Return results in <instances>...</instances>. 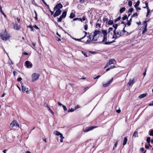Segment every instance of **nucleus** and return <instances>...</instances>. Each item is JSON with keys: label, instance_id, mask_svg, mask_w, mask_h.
Instances as JSON below:
<instances>
[{"label": "nucleus", "instance_id": "cd10ccee", "mask_svg": "<svg viewBox=\"0 0 153 153\" xmlns=\"http://www.w3.org/2000/svg\"><path fill=\"white\" fill-rule=\"evenodd\" d=\"M113 23V21L111 20H109L108 22V24L109 25H111Z\"/></svg>", "mask_w": 153, "mask_h": 153}, {"label": "nucleus", "instance_id": "c9c22d12", "mask_svg": "<svg viewBox=\"0 0 153 153\" xmlns=\"http://www.w3.org/2000/svg\"><path fill=\"white\" fill-rule=\"evenodd\" d=\"M0 12H1V13L4 16H5V14H4V12L2 11L1 7H0Z\"/></svg>", "mask_w": 153, "mask_h": 153}, {"label": "nucleus", "instance_id": "a211bd4d", "mask_svg": "<svg viewBox=\"0 0 153 153\" xmlns=\"http://www.w3.org/2000/svg\"><path fill=\"white\" fill-rule=\"evenodd\" d=\"M127 141V137H125L124 138V139L123 140V146H125V145L126 144Z\"/></svg>", "mask_w": 153, "mask_h": 153}, {"label": "nucleus", "instance_id": "3c124183", "mask_svg": "<svg viewBox=\"0 0 153 153\" xmlns=\"http://www.w3.org/2000/svg\"><path fill=\"white\" fill-rule=\"evenodd\" d=\"M73 39L76 41H80L82 39H81V38L79 39H76V38H73Z\"/></svg>", "mask_w": 153, "mask_h": 153}, {"label": "nucleus", "instance_id": "a878e982", "mask_svg": "<svg viewBox=\"0 0 153 153\" xmlns=\"http://www.w3.org/2000/svg\"><path fill=\"white\" fill-rule=\"evenodd\" d=\"M76 20H78V21H81L82 22V19L80 18H76L74 19L73 20L74 21H76Z\"/></svg>", "mask_w": 153, "mask_h": 153}, {"label": "nucleus", "instance_id": "72a5a7b5", "mask_svg": "<svg viewBox=\"0 0 153 153\" xmlns=\"http://www.w3.org/2000/svg\"><path fill=\"white\" fill-rule=\"evenodd\" d=\"M150 10L149 9V8H147V13L146 16H147L150 13Z\"/></svg>", "mask_w": 153, "mask_h": 153}, {"label": "nucleus", "instance_id": "5701e85b", "mask_svg": "<svg viewBox=\"0 0 153 153\" xmlns=\"http://www.w3.org/2000/svg\"><path fill=\"white\" fill-rule=\"evenodd\" d=\"M125 8L124 7H123L122 8H121L120 10V13H123L124 11L125 10Z\"/></svg>", "mask_w": 153, "mask_h": 153}, {"label": "nucleus", "instance_id": "2f4dec72", "mask_svg": "<svg viewBox=\"0 0 153 153\" xmlns=\"http://www.w3.org/2000/svg\"><path fill=\"white\" fill-rule=\"evenodd\" d=\"M138 14L137 13H135L131 16V18L134 17H137L138 16Z\"/></svg>", "mask_w": 153, "mask_h": 153}, {"label": "nucleus", "instance_id": "7c9ffc66", "mask_svg": "<svg viewBox=\"0 0 153 153\" xmlns=\"http://www.w3.org/2000/svg\"><path fill=\"white\" fill-rule=\"evenodd\" d=\"M75 110V109H74V108H71V109H69L68 110V112H73Z\"/></svg>", "mask_w": 153, "mask_h": 153}, {"label": "nucleus", "instance_id": "c85d7f7f", "mask_svg": "<svg viewBox=\"0 0 153 153\" xmlns=\"http://www.w3.org/2000/svg\"><path fill=\"white\" fill-rule=\"evenodd\" d=\"M117 26L118 25L117 24H115L113 25V26L114 28L115 29L114 30H116L117 28Z\"/></svg>", "mask_w": 153, "mask_h": 153}, {"label": "nucleus", "instance_id": "c756f323", "mask_svg": "<svg viewBox=\"0 0 153 153\" xmlns=\"http://www.w3.org/2000/svg\"><path fill=\"white\" fill-rule=\"evenodd\" d=\"M120 19H121V17L120 16H119L118 17L117 19H116L114 20V22L115 23H116L117 21L120 20Z\"/></svg>", "mask_w": 153, "mask_h": 153}, {"label": "nucleus", "instance_id": "a18cd8bd", "mask_svg": "<svg viewBox=\"0 0 153 153\" xmlns=\"http://www.w3.org/2000/svg\"><path fill=\"white\" fill-rule=\"evenodd\" d=\"M117 34L118 35H120V36H121V31L120 30L118 31L117 32Z\"/></svg>", "mask_w": 153, "mask_h": 153}, {"label": "nucleus", "instance_id": "69168bd1", "mask_svg": "<svg viewBox=\"0 0 153 153\" xmlns=\"http://www.w3.org/2000/svg\"><path fill=\"white\" fill-rule=\"evenodd\" d=\"M109 65H109L108 64V63H107V64H106V65L104 67V68H106L107 67H108Z\"/></svg>", "mask_w": 153, "mask_h": 153}, {"label": "nucleus", "instance_id": "e2e57ef3", "mask_svg": "<svg viewBox=\"0 0 153 153\" xmlns=\"http://www.w3.org/2000/svg\"><path fill=\"white\" fill-rule=\"evenodd\" d=\"M58 105L59 106H62V103H61L60 102H58Z\"/></svg>", "mask_w": 153, "mask_h": 153}, {"label": "nucleus", "instance_id": "ea45409f", "mask_svg": "<svg viewBox=\"0 0 153 153\" xmlns=\"http://www.w3.org/2000/svg\"><path fill=\"white\" fill-rule=\"evenodd\" d=\"M145 4H146V7H144V8H146L147 9V8H149L148 7V3L147 2H146L145 3Z\"/></svg>", "mask_w": 153, "mask_h": 153}, {"label": "nucleus", "instance_id": "473e14b6", "mask_svg": "<svg viewBox=\"0 0 153 153\" xmlns=\"http://www.w3.org/2000/svg\"><path fill=\"white\" fill-rule=\"evenodd\" d=\"M118 141H117L115 143L114 145V146L113 148V149L114 150V149L115 148H116L117 145Z\"/></svg>", "mask_w": 153, "mask_h": 153}, {"label": "nucleus", "instance_id": "864d4df0", "mask_svg": "<svg viewBox=\"0 0 153 153\" xmlns=\"http://www.w3.org/2000/svg\"><path fill=\"white\" fill-rule=\"evenodd\" d=\"M84 32L85 33V35L83 37H82L81 38V39H84L86 36L87 35V33L86 32H85V31H84Z\"/></svg>", "mask_w": 153, "mask_h": 153}, {"label": "nucleus", "instance_id": "dca6fc26", "mask_svg": "<svg viewBox=\"0 0 153 153\" xmlns=\"http://www.w3.org/2000/svg\"><path fill=\"white\" fill-rule=\"evenodd\" d=\"M46 107L47 108V109L48 110L50 111V112L53 114V115L54 114V113L53 112V111L51 110V109L50 108V107L48 105H47L46 106Z\"/></svg>", "mask_w": 153, "mask_h": 153}, {"label": "nucleus", "instance_id": "f03ea898", "mask_svg": "<svg viewBox=\"0 0 153 153\" xmlns=\"http://www.w3.org/2000/svg\"><path fill=\"white\" fill-rule=\"evenodd\" d=\"M0 36L1 39L4 41L8 40L10 38V34L6 31V30L2 32L0 34Z\"/></svg>", "mask_w": 153, "mask_h": 153}, {"label": "nucleus", "instance_id": "5fc2aeb1", "mask_svg": "<svg viewBox=\"0 0 153 153\" xmlns=\"http://www.w3.org/2000/svg\"><path fill=\"white\" fill-rule=\"evenodd\" d=\"M33 27L36 29H39V28L36 25H34Z\"/></svg>", "mask_w": 153, "mask_h": 153}, {"label": "nucleus", "instance_id": "6e6552de", "mask_svg": "<svg viewBox=\"0 0 153 153\" xmlns=\"http://www.w3.org/2000/svg\"><path fill=\"white\" fill-rule=\"evenodd\" d=\"M25 64L27 68H31L33 66L32 63L30 62L27 61H25Z\"/></svg>", "mask_w": 153, "mask_h": 153}, {"label": "nucleus", "instance_id": "b1692460", "mask_svg": "<svg viewBox=\"0 0 153 153\" xmlns=\"http://www.w3.org/2000/svg\"><path fill=\"white\" fill-rule=\"evenodd\" d=\"M150 140H151V139H150V137H147V138L146 139V141L149 143V146H150L152 147V146H151L150 145V144L149 143L150 142Z\"/></svg>", "mask_w": 153, "mask_h": 153}, {"label": "nucleus", "instance_id": "4c0bfd02", "mask_svg": "<svg viewBox=\"0 0 153 153\" xmlns=\"http://www.w3.org/2000/svg\"><path fill=\"white\" fill-rule=\"evenodd\" d=\"M31 91L30 90H28V89H27L25 91L27 94H29L31 92Z\"/></svg>", "mask_w": 153, "mask_h": 153}, {"label": "nucleus", "instance_id": "ddd939ff", "mask_svg": "<svg viewBox=\"0 0 153 153\" xmlns=\"http://www.w3.org/2000/svg\"><path fill=\"white\" fill-rule=\"evenodd\" d=\"M134 79H133L132 80L130 79L128 82V85L129 86L132 85L134 83Z\"/></svg>", "mask_w": 153, "mask_h": 153}, {"label": "nucleus", "instance_id": "79ce46f5", "mask_svg": "<svg viewBox=\"0 0 153 153\" xmlns=\"http://www.w3.org/2000/svg\"><path fill=\"white\" fill-rule=\"evenodd\" d=\"M88 27L87 24H85L84 25V28L85 30H87L88 29Z\"/></svg>", "mask_w": 153, "mask_h": 153}, {"label": "nucleus", "instance_id": "9d476101", "mask_svg": "<svg viewBox=\"0 0 153 153\" xmlns=\"http://www.w3.org/2000/svg\"><path fill=\"white\" fill-rule=\"evenodd\" d=\"M113 79V78H112L108 82V83L105 84H103V86L104 87H106L108 86L109 85L111 84V83L112 82Z\"/></svg>", "mask_w": 153, "mask_h": 153}, {"label": "nucleus", "instance_id": "6ab92c4d", "mask_svg": "<svg viewBox=\"0 0 153 153\" xmlns=\"http://www.w3.org/2000/svg\"><path fill=\"white\" fill-rule=\"evenodd\" d=\"M114 35L112 36V38H117V33H116V30H114L113 31Z\"/></svg>", "mask_w": 153, "mask_h": 153}, {"label": "nucleus", "instance_id": "37998d69", "mask_svg": "<svg viewBox=\"0 0 153 153\" xmlns=\"http://www.w3.org/2000/svg\"><path fill=\"white\" fill-rule=\"evenodd\" d=\"M132 4V2L131 1H128V5L130 6L131 7V6Z\"/></svg>", "mask_w": 153, "mask_h": 153}, {"label": "nucleus", "instance_id": "f8f14e48", "mask_svg": "<svg viewBox=\"0 0 153 153\" xmlns=\"http://www.w3.org/2000/svg\"><path fill=\"white\" fill-rule=\"evenodd\" d=\"M116 61L114 59H111L109 60L108 62V64L110 65L112 64H114L116 63Z\"/></svg>", "mask_w": 153, "mask_h": 153}, {"label": "nucleus", "instance_id": "680f3d73", "mask_svg": "<svg viewBox=\"0 0 153 153\" xmlns=\"http://www.w3.org/2000/svg\"><path fill=\"white\" fill-rule=\"evenodd\" d=\"M85 16H83L82 17V20L83 21H84L85 20Z\"/></svg>", "mask_w": 153, "mask_h": 153}, {"label": "nucleus", "instance_id": "49530a36", "mask_svg": "<svg viewBox=\"0 0 153 153\" xmlns=\"http://www.w3.org/2000/svg\"><path fill=\"white\" fill-rule=\"evenodd\" d=\"M108 20V19L105 17H104L103 19V21L104 22H107Z\"/></svg>", "mask_w": 153, "mask_h": 153}, {"label": "nucleus", "instance_id": "f3484780", "mask_svg": "<svg viewBox=\"0 0 153 153\" xmlns=\"http://www.w3.org/2000/svg\"><path fill=\"white\" fill-rule=\"evenodd\" d=\"M138 132L137 131H135L133 134V136L134 137H138Z\"/></svg>", "mask_w": 153, "mask_h": 153}, {"label": "nucleus", "instance_id": "9b49d317", "mask_svg": "<svg viewBox=\"0 0 153 153\" xmlns=\"http://www.w3.org/2000/svg\"><path fill=\"white\" fill-rule=\"evenodd\" d=\"M21 26L20 25H18V24L16 23L14 25V28L16 30H19L20 29Z\"/></svg>", "mask_w": 153, "mask_h": 153}, {"label": "nucleus", "instance_id": "20e7f679", "mask_svg": "<svg viewBox=\"0 0 153 153\" xmlns=\"http://www.w3.org/2000/svg\"><path fill=\"white\" fill-rule=\"evenodd\" d=\"M53 134L56 136L59 135L60 137L61 138L60 140V142L61 143L63 142V139L64 138V137H63V135L62 133L57 131H56L54 132Z\"/></svg>", "mask_w": 153, "mask_h": 153}, {"label": "nucleus", "instance_id": "4be33fe9", "mask_svg": "<svg viewBox=\"0 0 153 153\" xmlns=\"http://www.w3.org/2000/svg\"><path fill=\"white\" fill-rule=\"evenodd\" d=\"M75 14L73 13H71L70 16V18L71 19L74 18L75 16Z\"/></svg>", "mask_w": 153, "mask_h": 153}, {"label": "nucleus", "instance_id": "052dcab7", "mask_svg": "<svg viewBox=\"0 0 153 153\" xmlns=\"http://www.w3.org/2000/svg\"><path fill=\"white\" fill-rule=\"evenodd\" d=\"M127 25L128 26H129L131 25V22L130 21H128L126 25Z\"/></svg>", "mask_w": 153, "mask_h": 153}, {"label": "nucleus", "instance_id": "7ed1b4c3", "mask_svg": "<svg viewBox=\"0 0 153 153\" xmlns=\"http://www.w3.org/2000/svg\"><path fill=\"white\" fill-rule=\"evenodd\" d=\"M39 74L36 73L33 74L31 75L32 81L33 82L37 80L39 78Z\"/></svg>", "mask_w": 153, "mask_h": 153}, {"label": "nucleus", "instance_id": "09e8293b", "mask_svg": "<svg viewBox=\"0 0 153 153\" xmlns=\"http://www.w3.org/2000/svg\"><path fill=\"white\" fill-rule=\"evenodd\" d=\"M62 107H63V108L64 110L65 111H66L67 110V108L66 107L65 105H62Z\"/></svg>", "mask_w": 153, "mask_h": 153}, {"label": "nucleus", "instance_id": "423d86ee", "mask_svg": "<svg viewBox=\"0 0 153 153\" xmlns=\"http://www.w3.org/2000/svg\"><path fill=\"white\" fill-rule=\"evenodd\" d=\"M63 7L62 5L60 3H58L54 7L53 10L54 11L56 10L60 9Z\"/></svg>", "mask_w": 153, "mask_h": 153}, {"label": "nucleus", "instance_id": "412c9836", "mask_svg": "<svg viewBox=\"0 0 153 153\" xmlns=\"http://www.w3.org/2000/svg\"><path fill=\"white\" fill-rule=\"evenodd\" d=\"M67 14V12L66 11H64L62 13V14L61 16L63 17V18H65Z\"/></svg>", "mask_w": 153, "mask_h": 153}, {"label": "nucleus", "instance_id": "bf43d9fd", "mask_svg": "<svg viewBox=\"0 0 153 153\" xmlns=\"http://www.w3.org/2000/svg\"><path fill=\"white\" fill-rule=\"evenodd\" d=\"M8 63L10 65H12V64H13V62H12V61L11 60H10V61H9L8 62Z\"/></svg>", "mask_w": 153, "mask_h": 153}, {"label": "nucleus", "instance_id": "de8ad7c7", "mask_svg": "<svg viewBox=\"0 0 153 153\" xmlns=\"http://www.w3.org/2000/svg\"><path fill=\"white\" fill-rule=\"evenodd\" d=\"M91 40L89 39H88L86 41V42H85L86 43V44H89L90 43V42L91 41Z\"/></svg>", "mask_w": 153, "mask_h": 153}, {"label": "nucleus", "instance_id": "4d7b16f0", "mask_svg": "<svg viewBox=\"0 0 153 153\" xmlns=\"http://www.w3.org/2000/svg\"><path fill=\"white\" fill-rule=\"evenodd\" d=\"M146 70H145V72L143 73V78H144L145 77V76L146 75Z\"/></svg>", "mask_w": 153, "mask_h": 153}, {"label": "nucleus", "instance_id": "774afa93", "mask_svg": "<svg viewBox=\"0 0 153 153\" xmlns=\"http://www.w3.org/2000/svg\"><path fill=\"white\" fill-rule=\"evenodd\" d=\"M140 151L143 152L144 150V148H141L140 149Z\"/></svg>", "mask_w": 153, "mask_h": 153}, {"label": "nucleus", "instance_id": "bb28decb", "mask_svg": "<svg viewBox=\"0 0 153 153\" xmlns=\"http://www.w3.org/2000/svg\"><path fill=\"white\" fill-rule=\"evenodd\" d=\"M140 3V1H138L137 3H136L134 5V7H138L139 4Z\"/></svg>", "mask_w": 153, "mask_h": 153}, {"label": "nucleus", "instance_id": "1a4fd4ad", "mask_svg": "<svg viewBox=\"0 0 153 153\" xmlns=\"http://www.w3.org/2000/svg\"><path fill=\"white\" fill-rule=\"evenodd\" d=\"M56 10L55 13L53 15V16L54 17L57 16L60 14L61 13V10L60 9Z\"/></svg>", "mask_w": 153, "mask_h": 153}, {"label": "nucleus", "instance_id": "13d9d810", "mask_svg": "<svg viewBox=\"0 0 153 153\" xmlns=\"http://www.w3.org/2000/svg\"><path fill=\"white\" fill-rule=\"evenodd\" d=\"M22 79V78L21 77H19L17 79V80L18 81H20Z\"/></svg>", "mask_w": 153, "mask_h": 153}, {"label": "nucleus", "instance_id": "0e129e2a", "mask_svg": "<svg viewBox=\"0 0 153 153\" xmlns=\"http://www.w3.org/2000/svg\"><path fill=\"white\" fill-rule=\"evenodd\" d=\"M116 67L115 66H111L110 67V69H113V68H115Z\"/></svg>", "mask_w": 153, "mask_h": 153}, {"label": "nucleus", "instance_id": "2eb2a0df", "mask_svg": "<svg viewBox=\"0 0 153 153\" xmlns=\"http://www.w3.org/2000/svg\"><path fill=\"white\" fill-rule=\"evenodd\" d=\"M144 22L146 23V25L145 26V28L144 29V30L143 31L142 34H143L147 30V29L146 28V27H147V26L146 22V21H145Z\"/></svg>", "mask_w": 153, "mask_h": 153}, {"label": "nucleus", "instance_id": "6e6d98bb", "mask_svg": "<svg viewBox=\"0 0 153 153\" xmlns=\"http://www.w3.org/2000/svg\"><path fill=\"white\" fill-rule=\"evenodd\" d=\"M79 107H80V106L79 105H77L76 106H75V107L74 108V109H75V110H76V109H77V108H79Z\"/></svg>", "mask_w": 153, "mask_h": 153}, {"label": "nucleus", "instance_id": "e433bc0d", "mask_svg": "<svg viewBox=\"0 0 153 153\" xmlns=\"http://www.w3.org/2000/svg\"><path fill=\"white\" fill-rule=\"evenodd\" d=\"M127 19V16L126 15L124 16H123L122 18V19L123 20H125Z\"/></svg>", "mask_w": 153, "mask_h": 153}, {"label": "nucleus", "instance_id": "0eeeda50", "mask_svg": "<svg viewBox=\"0 0 153 153\" xmlns=\"http://www.w3.org/2000/svg\"><path fill=\"white\" fill-rule=\"evenodd\" d=\"M97 126H92L91 127H89L88 128H87L86 129L83 130V131L84 132H87L90 131L92 130L94 128H97Z\"/></svg>", "mask_w": 153, "mask_h": 153}, {"label": "nucleus", "instance_id": "393cba45", "mask_svg": "<svg viewBox=\"0 0 153 153\" xmlns=\"http://www.w3.org/2000/svg\"><path fill=\"white\" fill-rule=\"evenodd\" d=\"M62 18H63V17L61 16H60L59 18H58L57 22H61Z\"/></svg>", "mask_w": 153, "mask_h": 153}, {"label": "nucleus", "instance_id": "8fccbe9b", "mask_svg": "<svg viewBox=\"0 0 153 153\" xmlns=\"http://www.w3.org/2000/svg\"><path fill=\"white\" fill-rule=\"evenodd\" d=\"M133 11V8H130L128 10V12H130L131 13Z\"/></svg>", "mask_w": 153, "mask_h": 153}, {"label": "nucleus", "instance_id": "a19ab883", "mask_svg": "<svg viewBox=\"0 0 153 153\" xmlns=\"http://www.w3.org/2000/svg\"><path fill=\"white\" fill-rule=\"evenodd\" d=\"M149 135L150 136H153V130H152L149 133Z\"/></svg>", "mask_w": 153, "mask_h": 153}, {"label": "nucleus", "instance_id": "4468645a", "mask_svg": "<svg viewBox=\"0 0 153 153\" xmlns=\"http://www.w3.org/2000/svg\"><path fill=\"white\" fill-rule=\"evenodd\" d=\"M22 90L23 92H25V91L28 89L26 87L24 86L23 84H22Z\"/></svg>", "mask_w": 153, "mask_h": 153}, {"label": "nucleus", "instance_id": "c03bdc74", "mask_svg": "<svg viewBox=\"0 0 153 153\" xmlns=\"http://www.w3.org/2000/svg\"><path fill=\"white\" fill-rule=\"evenodd\" d=\"M82 53L84 55V56L85 57H87L88 56L86 53H85V52H84V51H82Z\"/></svg>", "mask_w": 153, "mask_h": 153}, {"label": "nucleus", "instance_id": "338daca9", "mask_svg": "<svg viewBox=\"0 0 153 153\" xmlns=\"http://www.w3.org/2000/svg\"><path fill=\"white\" fill-rule=\"evenodd\" d=\"M149 105L150 106H153V101H152V102L151 103H150L149 104Z\"/></svg>", "mask_w": 153, "mask_h": 153}, {"label": "nucleus", "instance_id": "603ef678", "mask_svg": "<svg viewBox=\"0 0 153 153\" xmlns=\"http://www.w3.org/2000/svg\"><path fill=\"white\" fill-rule=\"evenodd\" d=\"M100 76H101V75H98L96 77L94 78V79H98V78H99V77H100Z\"/></svg>", "mask_w": 153, "mask_h": 153}, {"label": "nucleus", "instance_id": "39448f33", "mask_svg": "<svg viewBox=\"0 0 153 153\" xmlns=\"http://www.w3.org/2000/svg\"><path fill=\"white\" fill-rule=\"evenodd\" d=\"M10 125L12 127L16 126L18 127H19V124L17 123V122L14 120L12 122L10 123Z\"/></svg>", "mask_w": 153, "mask_h": 153}, {"label": "nucleus", "instance_id": "aec40b11", "mask_svg": "<svg viewBox=\"0 0 153 153\" xmlns=\"http://www.w3.org/2000/svg\"><path fill=\"white\" fill-rule=\"evenodd\" d=\"M147 94H141L139 96V98L140 99L143 98L146 96Z\"/></svg>", "mask_w": 153, "mask_h": 153}, {"label": "nucleus", "instance_id": "58836bf2", "mask_svg": "<svg viewBox=\"0 0 153 153\" xmlns=\"http://www.w3.org/2000/svg\"><path fill=\"white\" fill-rule=\"evenodd\" d=\"M113 29V28L112 27H109L108 29V33H109L111 31H112Z\"/></svg>", "mask_w": 153, "mask_h": 153}, {"label": "nucleus", "instance_id": "f257e3e1", "mask_svg": "<svg viewBox=\"0 0 153 153\" xmlns=\"http://www.w3.org/2000/svg\"><path fill=\"white\" fill-rule=\"evenodd\" d=\"M102 33L103 34V39L102 42H105L104 43V44L105 45H108L109 44H111L114 42V41H112L111 42H106L107 41V31L106 30H102V32L101 31L99 30H95L94 33V35H90L88 36V39H89L91 40V39L92 37H93L92 39V40L93 41H96L97 40V39L95 37L96 36H97V35H98L99 36L101 35L102 34Z\"/></svg>", "mask_w": 153, "mask_h": 153}, {"label": "nucleus", "instance_id": "f704fd0d", "mask_svg": "<svg viewBox=\"0 0 153 153\" xmlns=\"http://www.w3.org/2000/svg\"><path fill=\"white\" fill-rule=\"evenodd\" d=\"M100 24L99 23H97L96 24V27L97 28H100Z\"/></svg>", "mask_w": 153, "mask_h": 153}]
</instances>
